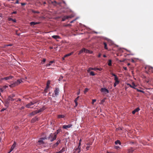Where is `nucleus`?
<instances>
[{
    "mask_svg": "<svg viewBox=\"0 0 153 153\" xmlns=\"http://www.w3.org/2000/svg\"><path fill=\"white\" fill-rule=\"evenodd\" d=\"M56 136L54 133H51L48 137V139L50 140L51 142H52L56 139Z\"/></svg>",
    "mask_w": 153,
    "mask_h": 153,
    "instance_id": "f257e3e1",
    "label": "nucleus"
},
{
    "mask_svg": "<svg viewBox=\"0 0 153 153\" xmlns=\"http://www.w3.org/2000/svg\"><path fill=\"white\" fill-rule=\"evenodd\" d=\"M22 81L21 79H18L15 82L13 83L10 85V87L11 88L14 87L18 85L20 83L22 82Z\"/></svg>",
    "mask_w": 153,
    "mask_h": 153,
    "instance_id": "f03ea898",
    "label": "nucleus"
},
{
    "mask_svg": "<svg viewBox=\"0 0 153 153\" xmlns=\"http://www.w3.org/2000/svg\"><path fill=\"white\" fill-rule=\"evenodd\" d=\"M59 89L58 88H56L54 91V93L52 94V97H56L59 94Z\"/></svg>",
    "mask_w": 153,
    "mask_h": 153,
    "instance_id": "7ed1b4c3",
    "label": "nucleus"
},
{
    "mask_svg": "<svg viewBox=\"0 0 153 153\" xmlns=\"http://www.w3.org/2000/svg\"><path fill=\"white\" fill-rule=\"evenodd\" d=\"M43 111V110L42 109H40L38 110H36L35 111H33L30 114V115L32 116H33L36 114L39 113L40 112H42Z\"/></svg>",
    "mask_w": 153,
    "mask_h": 153,
    "instance_id": "20e7f679",
    "label": "nucleus"
},
{
    "mask_svg": "<svg viewBox=\"0 0 153 153\" xmlns=\"http://www.w3.org/2000/svg\"><path fill=\"white\" fill-rule=\"evenodd\" d=\"M113 76H114V80L115 81L114 83L117 84H119L120 83V81L118 80V78L117 76L114 74L111 73V74Z\"/></svg>",
    "mask_w": 153,
    "mask_h": 153,
    "instance_id": "39448f33",
    "label": "nucleus"
},
{
    "mask_svg": "<svg viewBox=\"0 0 153 153\" xmlns=\"http://www.w3.org/2000/svg\"><path fill=\"white\" fill-rule=\"evenodd\" d=\"M73 17V16L72 15H70V16H65L63 17L62 18V21H64L66 19H68L69 18H71Z\"/></svg>",
    "mask_w": 153,
    "mask_h": 153,
    "instance_id": "423d86ee",
    "label": "nucleus"
},
{
    "mask_svg": "<svg viewBox=\"0 0 153 153\" xmlns=\"http://www.w3.org/2000/svg\"><path fill=\"white\" fill-rule=\"evenodd\" d=\"M100 91L101 92H103L105 94L109 93V91L107 89L105 88H102Z\"/></svg>",
    "mask_w": 153,
    "mask_h": 153,
    "instance_id": "0eeeda50",
    "label": "nucleus"
},
{
    "mask_svg": "<svg viewBox=\"0 0 153 153\" xmlns=\"http://www.w3.org/2000/svg\"><path fill=\"white\" fill-rule=\"evenodd\" d=\"M72 126V125L71 124H70L68 125H64L63 126L62 128L64 129H67L68 128L71 127Z\"/></svg>",
    "mask_w": 153,
    "mask_h": 153,
    "instance_id": "6e6552de",
    "label": "nucleus"
},
{
    "mask_svg": "<svg viewBox=\"0 0 153 153\" xmlns=\"http://www.w3.org/2000/svg\"><path fill=\"white\" fill-rule=\"evenodd\" d=\"M32 105H33V104L32 103V102H30L26 105L25 106L28 108H32L33 107L31 106Z\"/></svg>",
    "mask_w": 153,
    "mask_h": 153,
    "instance_id": "1a4fd4ad",
    "label": "nucleus"
},
{
    "mask_svg": "<svg viewBox=\"0 0 153 153\" xmlns=\"http://www.w3.org/2000/svg\"><path fill=\"white\" fill-rule=\"evenodd\" d=\"M13 78V76H7L6 77H4V78H2V80H8L10 79H12Z\"/></svg>",
    "mask_w": 153,
    "mask_h": 153,
    "instance_id": "9d476101",
    "label": "nucleus"
},
{
    "mask_svg": "<svg viewBox=\"0 0 153 153\" xmlns=\"http://www.w3.org/2000/svg\"><path fill=\"white\" fill-rule=\"evenodd\" d=\"M61 141V140L59 139L55 144L53 145V147L54 148L57 146L58 145V144L60 143Z\"/></svg>",
    "mask_w": 153,
    "mask_h": 153,
    "instance_id": "9b49d317",
    "label": "nucleus"
},
{
    "mask_svg": "<svg viewBox=\"0 0 153 153\" xmlns=\"http://www.w3.org/2000/svg\"><path fill=\"white\" fill-rule=\"evenodd\" d=\"M128 85H129L130 87H131V88H132L136 89L135 87L136 86L135 85V84L133 82L132 83L131 85L129 84H128Z\"/></svg>",
    "mask_w": 153,
    "mask_h": 153,
    "instance_id": "f8f14e48",
    "label": "nucleus"
},
{
    "mask_svg": "<svg viewBox=\"0 0 153 153\" xmlns=\"http://www.w3.org/2000/svg\"><path fill=\"white\" fill-rule=\"evenodd\" d=\"M134 150L135 149H133V148H130L128 150V153H132Z\"/></svg>",
    "mask_w": 153,
    "mask_h": 153,
    "instance_id": "ddd939ff",
    "label": "nucleus"
},
{
    "mask_svg": "<svg viewBox=\"0 0 153 153\" xmlns=\"http://www.w3.org/2000/svg\"><path fill=\"white\" fill-rule=\"evenodd\" d=\"M43 140L42 138H41L38 141V143H39V144H43L45 143Z\"/></svg>",
    "mask_w": 153,
    "mask_h": 153,
    "instance_id": "4468645a",
    "label": "nucleus"
},
{
    "mask_svg": "<svg viewBox=\"0 0 153 153\" xmlns=\"http://www.w3.org/2000/svg\"><path fill=\"white\" fill-rule=\"evenodd\" d=\"M140 110V108H137L132 111V113L133 114H134L136 112Z\"/></svg>",
    "mask_w": 153,
    "mask_h": 153,
    "instance_id": "2eb2a0df",
    "label": "nucleus"
},
{
    "mask_svg": "<svg viewBox=\"0 0 153 153\" xmlns=\"http://www.w3.org/2000/svg\"><path fill=\"white\" fill-rule=\"evenodd\" d=\"M10 101L8 100H7H7H6V101H5V105L6 106H7V107H8L9 104V103Z\"/></svg>",
    "mask_w": 153,
    "mask_h": 153,
    "instance_id": "dca6fc26",
    "label": "nucleus"
},
{
    "mask_svg": "<svg viewBox=\"0 0 153 153\" xmlns=\"http://www.w3.org/2000/svg\"><path fill=\"white\" fill-rule=\"evenodd\" d=\"M39 22H31L30 23V24L31 26H34L35 25L39 24Z\"/></svg>",
    "mask_w": 153,
    "mask_h": 153,
    "instance_id": "f3484780",
    "label": "nucleus"
},
{
    "mask_svg": "<svg viewBox=\"0 0 153 153\" xmlns=\"http://www.w3.org/2000/svg\"><path fill=\"white\" fill-rule=\"evenodd\" d=\"M38 118L36 117H35L34 118H33L31 120L32 123H34L36 121L38 120Z\"/></svg>",
    "mask_w": 153,
    "mask_h": 153,
    "instance_id": "a211bd4d",
    "label": "nucleus"
},
{
    "mask_svg": "<svg viewBox=\"0 0 153 153\" xmlns=\"http://www.w3.org/2000/svg\"><path fill=\"white\" fill-rule=\"evenodd\" d=\"M7 100H8L12 102L13 101L15 100V99H13V98L9 97H8Z\"/></svg>",
    "mask_w": 153,
    "mask_h": 153,
    "instance_id": "6ab92c4d",
    "label": "nucleus"
},
{
    "mask_svg": "<svg viewBox=\"0 0 153 153\" xmlns=\"http://www.w3.org/2000/svg\"><path fill=\"white\" fill-rule=\"evenodd\" d=\"M62 131V130L61 129H58L56 131V132H55L54 133L57 136V134L59 133L60 132H61Z\"/></svg>",
    "mask_w": 153,
    "mask_h": 153,
    "instance_id": "aec40b11",
    "label": "nucleus"
},
{
    "mask_svg": "<svg viewBox=\"0 0 153 153\" xmlns=\"http://www.w3.org/2000/svg\"><path fill=\"white\" fill-rule=\"evenodd\" d=\"M74 52H71V53H68V54H66L64 56V57H66L68 56H69L72 54Z\"/></svg>",
    "mask_w": 153,
    "mask_h": 153,
    "instance_id": "412c9836",
    "label": "nucleus"
},
{
    "mask_svg": "<svg viewBox=\"0 0 153 153\" xmlns=\"http://www.w3.org/2000/svg\"><path fill=\"white\" fill-rule=\"evenodd\" d=\"M65 117V115L63 114H60L58 115V118H64Z\"/></svg>",
    "mask_w": 153,
    "mask_h": 153,
    "instance_id": "4be33fe9",
    "label": "nucleus"
},
{
    "mask_svg": "<svg viewBox=\"0 0 153 153\" xmlns=\"http://www.w3.org/2000/svg\"><path fill=\"white\" fill-rule=\"evenodd\" d=\"M16 142H14L11 148H13V149H14V148L16 147Z\"/></svg>",
    "mask_w": 153,
    "mask_h": 153,
    "instance_id": "5701e85b",
    "label": "nucleus"
},
{
    "mask_svg": "<svg viewBox=\"0 0 153 153\" xmlns=\"http://www.w3.org/2000/svg\"><path fill=\"white\" fill-rule=\"evenodd\" d=\"M52 37L54 39H56L59 38V37L57 35H53L52 36Z\"/></svg>",
    "mask_w": 153,
    "mask_h": 153,
    "instance_id": "b1692460",
    "label": "nucleus"
},
{
    "mask_svg": "<svg viewBox=\"0 0 153 153\" xmlns=\"http://www.w3.org/2000/svg\"><path fill=\"white\" fill-rule=\"evenodd\" d=\"M54 62V61H51L49 62V63L48 64H47L46 65V66H49L50 65H51L52 63H53Z\"/></svg>",
    "mask_w": 153,
    "mask_h": 153,
    "instance_id": "393cba45",
    "label": "nucleus"
},
{
    "mask_svg": "<svg viewBox=\"0 0 153 153\" xmlns=\"http://www.w3.org/2000/svg\"><path fill=\"white\" fill-rule=\"evenodd\" d=\"M80 149L81 147H78L75 149V150L77 151L78 153H79L80 152Z\"/></svg>",
    "mask_w": 153,
    "mask_h": 153,
    "instance_id": "a878e982",
    "label": "nucleus"
},
{
    "mask_svg": "<svg viewBox=\"0 0 153 153\" xmlns=\"http://www.w3.org/2000/svg\"><path fill=\"white\" fill-rule=\"evenodd\" d=\"M115 143L116 145H117L118 144H119L120 145H121V143L120 141L119 140H117L116 141H115Z\"/></svg>",
    "mask_w": 153,
    "mask_h": 153,
    "instance_id": "bb28decb",
    "label": "nucleus"
},
{
    "mask_svg": "<svg viewBox=\"0 0 153 153\" xmlns=\"http://www.w3.org/2000/svg\"><path fill=\"white\" fill-rule=\"evenodd\" d=\"M103 44L104 45V48L106 50H108V48L107 47V44L105 42H103Z\"/></svg>",
    "mask_w": 153,
    "mask_h": 153,
    "instance_id": "cd10ccee",
    "label": "nucleus"
},
{
    "mask_svg": "<svg viewBox=\"0 0 153 153\" xmlns=\"http://www.w3.org/2000/svg\"><path fill=\"white\" fill-rule=\"evenodd\" d=\"M49 87L46 86V88L44 90V92L45 93H47L48 92V89L49 88Z\"/></svg>",
    "mask_w": 153,
    "mask_h": 153,
    "instance_id": "c85d7f7f",
    "label": "nucleus"
},
{
    "mask_svg": "<svg viewBox=\"0 0 153 153\" xmlns=\"http://www.w3.org/2000/svg\"><path fill=\"white\" fill-rule=\"evenodd\" d=\"M83 50H84V52H85L86 53H88L89 52V50L85 49V48H83Z\"/></svg>",
    "mask_w": 153,
    "mask_h": 153,
    "instance_id": "c756f323",
    "label": "nucleus"
},
{
    "mask_svg": "<svg viewBox=\"0 0 153 153\" xmlns=\"http://www.w3.org/2000/svg\"><path fill=\"white\" fill-rule=\"evenodd\" d=\"M108 65L109 66H111V60H109L108 63Z\"/></svg>",
    "mask_w": 153,
    "mask_h": 153,
    "instance_id": "7c9ffc66",
    "label": "nucleus"
},
{
    "mask_svg": "<svg viewBox=\"0 0 153 153\" xmlns=\"http://www.w3.org/2000/svg\"><path fill=\"white\" fill-rule=\"evenodd\" d=\"M94 70V68H90L87 70V71H88V72H89L91 70Z\"/></svg>",
    "mask_w": 153,
    "mask_h": 153,
    "instance_id": "2f4dec72",
    "label": "nucleus"
},
{
    "mask_svg": "<svg viewBox=\"0 0 153 153\" xmlns=\"http://www.w3.org/2000/svg\"><path fill=\"white\" fill-rule=\"evenodd\" d=\"M105 99L104 98V99H102V100H101L100 103L102 104H103V102H105Z\"/></svg>",
    "mask_w": 153,
    "mask_h": 153,
    "instance_id": "473e14b6",
    "label": "nucleus"
},
{
    "mask_svg": "<svg viewBox=\"0 0 153 153\" xmlns=\"http://www.w3.org/2000/svg\"><path fill=\"white\" fill-rule=\"evenodd\" d=\"M83 52H84L83 48L79 51L78 54H80Z\"/></svg>",
    "mask_w": 153,
    "mask_h": 153,
    "instance_id": "72a5a7b5",
    "label": "nucleus"
},
{
    "mask_svg": "<svg viewBox=\"0 0 153 153\" xmlns=\"http://www.w3.org/2000/svg\"><path fill=\"white\" fill-rule=\"evenodd\" d=\"M33 104V105L36 103L37 102V101L36 100H34L33 101L31 102Z\"/></svg>",
    "mask_w": 153,
    "mask_h": 153,
    "instance_id": "f704fd0d",
    "label": "nucleus"
},
{
    "mask_svg": "<svg viewBox=\"0 0 153 153\" xmlns=\"http://www.w3.org/2000/svg\"><path fill=\"white\" fill-rule=\"evenodd\" d=\"M94 70H97L101 71L102 70V69L101 68H94Z\"/></svg>",
    "mask_w": 153,
    "mask_h": 153,
    "instance_id": "c9c22d12",
    "label": "nucleus"
},
{
    "mask_svg": "<svg viewBox=\"0 0 153 153\" xmlns=\"http://www.w3.org/2000/svg\"><path fill=\"white\" fill-rule=\"evenodd\" d=\"M90 75L92 76H94L95 75V74L93 71H91L90 73Z\"/></svg>",
    "mask_w": 153,
    "mask_h": 153,
    "instance_id": "e433bc0d",
    "label": "nucleus"
},
{
    "mask_svg": "<svg viewBox=\"0 0 153 153\" xmlns=\"http://www.w3.org/2000/svg\"><path fill=\"white\" fill-rule=\"evenodd\" d=\"M15 95L14 94H12L9 95L8 97L13 98L14 97H15Z\"/></svg>",
    "mask_w": 153,
    "mask_h": 153,
    "instance_id": "4c0bfd02",
    "label": "nucleus"
},
{
    "mask_svg": "<svg viewBox=\"0 0 153 153\" xmlns=\"http://www.w3.org/2000/svg\"><path fill=\"white\" fill-rule=\"evenodd\" d=\"M50 84V81H48L47 82V86L49 87V85Z\"/></svg>",
    "mask_w": 153,
    "mask_h": 153,
    "instance_id": "58836bf2",
    "label": "nucleus"
},
{
    "mask_svg": "<svg viewBox=\"0 0 153 153\" xmlns=\"http://www.w3.org/2000/svg\"><path fill=\"white\" fill-rule=\"evenodd\" d=\"M88 89L87 88H86L85 90V91H84V93L85 94L87 91H88Z\"/></svg>",
    "mask_w": 153,
    "mask_h": 153,
    "instance_id": "ea45409f",
    "label": "nucleus"
},
{
    "mask_svg": "<svg viewBox=\"0 0 153 153\" xmlns=\"http://www.w3.org/2000/svg\"><path fill=\"white\" fill-rule=\"evenodd\" d=\"M137 91L138 92H142V93H144V91H142V90H139L138 89H137Z\"/></svg>",
    "mask_w": 153,
    "mask_h": 153,
    "instance_id": "a19ab883",
    "label": "nucleus"
},
{
    "mask_svg": "<svg viewBox=\"0 0 153 153\" xmlns=\"http://www.w3.org/2000/svg\"><path fill=\"white\" fill-rule=\"evenodd\" d=\"M60 151L62 152H64L65 151V148H63Z\"/></svg>",
    "mask_w": 153,
    "mask_h": 153,
    "instance_id": "79ce46f5",
    "label": "nucleus"
},
{
    "mask_svg": "<svg viewBox=\"0 0 153 153\" xmlns=\"http://www.w3.org/2000/svg\"><path fill=\"white\" fill-rule=\"evenodd\" d=\"M31 11L33 13H36V11L33 10L31 9Z\"/></svg>",
    "mask_w": 153,
    "mask_h": 153,
    "instance_id": "37998d69",
    "label": "nucleus"
},
{
    "mask_svg": "<svg viewBox=\"0 0 153 153\" xmlns=\"http://www.w3.org/2000/svg\"><path fill=\"white\" fill-rule=\"evenodd\" d=\"M96 99H93L92 100V104H93L94 103L96 102Z\"/></svg>",
    "mask_w": 153,
    "mask_h": 153,
    "instance_id": "c03bdc74",
    "label": "nucleus"
},
{
    "mask_svg": "<svg viewBox=\"0 0 153 153\" xmlns=\"http://www.w3.org/2000/svg\"><path fill=\"white\" fill-rule=\"evenodd\" d=\"M115 148L116 149H118L120 148V147L118 146H115Z\"/></svg>",
    "mask_w": 153,
    "mask_h": 153,
    "instance_id": "a18cd8bd",
    "label": "nucleus"
},
{
    "mask_svg": "<svg viewBox=\"0 0 153 153\" xmlns=\"http://www.w3.org/2000/svg\"><path fill=\"white\" fill-rule=\"evenodd\" d=\"M149 70L152 71V69H153V68L152 67H149Z\"/></svg>",
    "mask_w": 153,
    "mask_h": 153,
    "instance_id": "49530a36",
    "label": "nucleus"
},
{
    "mask_svg": "<svg viewBox=\"0 0 153 153\" xmlns=\"http://www.w3.org/2000/svg\"><path fill=\"white\" fill-rule=\"evenodd\" d=\"M79 96H78V97H77L76 99H75V101H78V99H79Z\"/></svg>",
    "mask_w": 153,
    "mask_h": 153,
    "instance_id": "de8ad7c7",
    "label": "nucleus"
},
{
    "mask_svg": "<svg viewBox=\"0 0 153 153\" xmlns=\"http://www.w3.org/2000/svg\"><path fill=\"white\" fill-rule=\"evenodd\" d=\"M6 109V108H3L1 110V112H2L4 111V110Z\"/></svg>",
    "mask_w": 153,
    "mask_h": 153,
    "instance_id": "09e8293b",
    "label": "nucleus"
},
{
    "mask_svg": "<svg viewBox=\"0 0 153 153\" xmlns=\"http://www.w3.org/2000/svg\"><path fill=\"white\" fill-rule=\"evenodd\" d=\"M46 61V59H44L42 61V62L43 63H44Z\"/></svg>",
    "mask_w": 153,
    "mask_h": 153,
    "instance_id": "8fccbe9b",
    "label": "nucleus"
},
{
    "mask_svg": "<svg viewBox=\"0 0 153 153\" xmlns=\"http://www.w3.org/2000/svg\"><path fill=\"white\" fill-rule=\"evenodd\" d=\"M13 149L12 148H11L10 150V152H9V153H10L13 150Z\"/></svg>",
    "mask_w": 153,
    "mask_h": 153,
    "instance_id": "3c124183",
    "label": "nucleus"
},
{
    "mask_svg": "<svg viewBox=\"0 0 153 153\" xmlns=\"http://www.w3.org/2000/svg\"><path fill=\"white\" fill-rule=\"evenodd\" d=\"M74 102L76 104V106L78 105V102H77V101H76L74 100Z\"/></svg>",
    "mask_w": 153,
    "mask_h": 153,
    "instance_id": "603ef678",
    "label": "nucleus"
},
{
    "mask_svg": "<svg viewBox=\"0 0 153 153\" xmlns=\"http://www.w3.org/2000/svg\"><path fill=\"white\" fill-rule=\"evenodd\" d=\"M21 5H22V6H23V5H25L26 4V3H21Z\"/></svg>",
    "mask_w": 153,
    "mask_h": 153,
    "instance_id": "864d4df0",
    "label": "nucleus"
},
{
    "mask_svg": "<svg viewBox=\"0 0 153 153\" xmlns=\"http://www.w3.org/2000/svg\"><path fill=\"white\" fill-rule=\"evenodd\" d=\"M118 84H117V83H114V87H115L117 85H118Z\"/></svg>",
    "mask_w": 153,
    "mask_h": 153,
    "instance_id": "5fc2aeb1",
    "label": "nucleus"
},
{
    "mask_svg": "<svg viewBox=\"0 0 153 153\" xmlns=\"http://www.w3.org/2000/svg\"><path fill=\"white\" fill-rule=\"evenodd\" d=\"M24 108H25V107H24L22 106L21 108L19 109L20 110H22L24 109Z\"/></svg>",
    "mask_w": 153,
    "mask_h": 153,
    "instance_id": "6e6d98bb",
    "label": "nucleus"
},
{
    "mask_svg": "<svg viewBox=\"0 0 153 153\" xmlns=\"http://www.w3.org/2000/svg\"><path fill=\"white\" fill-rule=\"evenodd\" d=\"M81 143L80 142H79V146H78V147H80V146H81Z\"/></svg>",
    "mask_w": 153,
    "mask_h": 153,
    "instance_id": "4d7b16f0",
    "label": "nucleus"
},
{
    "mask_svg": "<svg viewBox=\"0 0 153 153\" xmlns=\"http://www.w3.org/2000/svg\"><path fill=\"white\" fill-rule=\"evenodd\" d=\"M89 146H87V147H86V149H87V150H88V149H89Z\"/></svg>",
    "mask_w": 153,
    "mask_h": 153,
    "instance_id": "13d9d810",
    "label": "nucleus"
},
{
    "mask_svg": "<svg viewBox=\"0 0 153 153\" xmlns=\"http://www.w3.org/2000/svg\"><path fill=\"white\" fill-rule=\"evenodd\" d=\"M18 127L17 126H16L14 128H15L16 130L18 129Z\"/></svg>",
    "mask_w": 153,
    "mask_h": 153,
    "instance_id": "bf43d9fd",
    "label": "nucleus"
},
{
    "mask_svg": "<svg viewBox=\"0 0 153 153\" xmlns=\"http://www.w3.org/2000/svg\"><path fill=\"white\" fill-rule=\"evenodd\" d=\"M15 3H16V4H19V1L18 0H17L16 1V2H15Z\"/></svg>",
    "mask_w": 153,
    "mask_h": 153,
    "instance_id": "052dcab7",
    "label": "nucleus"
},
{
    "mask_svg": "<svg viewBox=\"0 0 153 153\" xmlns=\"http://www.w3.org/2000/svg\"><path fill=\"white\" fill-rule=\"evenodd\" d=\"M123 69L125 70H127V68L126 67H123Z\"/></svg>",
    "mask_w": 153,
    "mask_h": 153,
    "instance_id": "680f3d73",
    "label": "nucleus"
},
{
    "mask_svg": "<svg viewBox=\"0 0 153 153\" xmlns=\"http://www.w3.org/2000/svg\"><path fill=\"white\" fill-rule=\"evenodd\" d=\"M101 54H100V53L98 55V57H100L101 56Z\"/></svg>",
    "mask_w": 153,
    "mask_h": 153,
    "instance_id": "e2e57ef3",
    "label": "nucleus"
},
{
    "mask_svg": "<svg viewBox=\"0 0 153 153\" xmlns=\"http://www.w3.org/2000/svg\"><path fill=\"white\" fill-rule=\"evenodd\" d=\"M16 11H14L13 12L12 14H16Z\"/></svg>",
    "mask_w": 153,
    "mask_h": 153,
    "instance_id": "0e129e2a",
    "label": "nucleus"
},
{
    "mask_svg": "<svg viewBox=\"0 0 153 153\" xmlns=\"http://www.w3.org/2000/svg\"><path fill=\"white\" fill-rule=\"evenodd\" d=\"M54 3L55 4H56V3H57L55 1H54L53 2H52V3Z\"/></svg>",
    "mask_w": 153,
    "mask_h": 153,
    "instance_id": "69168bd1",
    "label": "nucleus"
},
{
    "mask_svg": "<svg viewBox=\"0 0 153 153\" xmlns=\"http://www.w3.org/2000/svg\"><path fill=\"white\" fill-rule=\"evenodd\" d=\"M87 145H91V144L90 143H88L87 144Z\"/></svg>",
    "mask_w": 153,
    "mask_h": 153,
    "instance_id": "338daca9",
    "label": "nucleus"
},
{
    "mask_svg": "<svg viewBox=\"0 0 153 153\" xmlns=\"http://www.w3.org/2000/svg\"><path fill=\"white\" fill-rule=\"evenodd\" d=\"M57 152L58 153H62L60 150L59 151V152Z\"/></svg>",
    "mask_w": 153,
    "mask_h": 153,
    "instance_id": "774afa93",
    "label": "nucleus"
}]
</instances>
